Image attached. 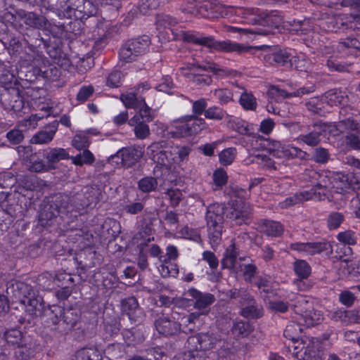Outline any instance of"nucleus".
Instances as JSON below:
<instances>
[{
  "label": "nucleus",
  "instance_id": "nucleus-1",
  "mask_svg": "<svg viewBox=\"0 0 360 360\" xmlns=\"http://www.w3.org/2000/svg\"><path fill=\"white\" fill-rule=\"evenodd\" d=\"M252 209L251 205L243 201H232L228 207L221 204L210 205L207 210V226H223L224 215L237 225L248 224L251 219Z\"/></svg>",
  "mask_w": 360,
  "mask_h": 360
},
{
  "label": "nucleus",
  "instance_id": "nucleus-2",
  "mask_svg": "<svg viewBox=\"0 0 360 360\" xmlns=\"http://www.w3.org/2000/svg\"><path fill=\"white\" fill-rule=\"evenodd\" d=\"M176 39L192 43L195 45L205 46L216 51L243 54L245 53H252L257 47L245 45L231 40L217 41L213 36H205L200 34H195L191 32L181 30L176 34Z\"/></svg>",
  "mask_w": 360,
  "mask_h": 360
},
{
  "label": "nucleus",
  "instance_id": "nucleus-3",
  "mask_svg": "<svg viewBox=\"0 0 360 360\" xmlns=\"http://www.w3.org/2000/svg\"><path fill=\"white\" fill-rule=\"evenodd\" d=\"M289 307L300 316V321L303 320L304 324L308 327L317 324L321 319L320 312L314 309L312 302L301 295H295L289 303L279 300L269 302V309L275 312L285 313Z\"/></svg>",
  "mask_w": 360,
  "mask_h": 360
},
{
  "label": "nucleus",
  "instance_id": "nucleus-4",
  "mask_svg": "<svg viewBox=\"0 0 360 360\" xmlns=\"http://www.w3.org/2000/svg\"><path fill=\"white\" fill-rule=\"evenodd\" d=\"M20 289H25L27 292V295L20 300V303L25 306V312L32 317L39 316H50L53 325L58 322V314L61 315L62 307L58 305H51L46 308L43 297L37 295L30 285L25 283H20Z\"/></svg>",
  "mask_w": 360,
  "mask_h": 360
},
{
  "label": "nucleus",
  "instance_id": "nucleus-5",
  "mask_svg": "<svg viewBox=\"0 0 360 360\" xmlns=\"http://www.w3.org/2000/svg\"><path fill=\"white\" fill-rule=\"evenodd\" d=\"M174 149V143L168 140L155 141L148 146L147 153L156 163L153 169L156 175L159 176L160 172L166 175L169 174L171 164L175 161Z\"/></svg>",
  "mask_w": 360,
  "mask_h": 360
},
{
  "label": "nucleus",
  "instance_id": "nucleus-6",
  "mask_svg": "<svg viewBox=\"0 0 360 360\" xmlns=\"http://www.w3.org/2000/svg\"><path fill=\"white\" fill-rule=\"evenodd\" d=\"M73 211L70 195L57 193L44 200L39 213V221L42 226H45L57 216L68 214Z\"/></svg>",
  "mask_w": 360,
  "mask_h": 360
},
{
  "label": "nucleus",
  "instance_id": "nucleus-7",
  "mask_svg": "<svg viewBox=\"0 0 360 360\" xmlns=\"http://www.w3.org/2000/svg\"><path fill=\"white\" fill-rule=\"evenodd\" d=\"M250 21L253 24L261 25L262 27H255L252 29H235L244 34H274V30L277 29L282 23V18L275 12H271L270 13L265 14L264 16H253L250 19Z\"/></svg>",
  "mask_w": 360,
  "mask_h": 360
},
{
  "label": "nucleus",
  "instance_id": "nucleus-8",
  "mask_svg": "<svg viewBox=\"0 0 360 360\" xmlns=\"http://www.w3.org/2000/svg\"><path fill=\"white\" fill-rule=\"evenodd\" d=\"M222 6L217 0H201L199 4L188 8H181L184 13L205 18H215L221 15Z\"/></svg>",
  "mask_w": 360,
  "mask_h": 360
},
{
  "label": "nucleus",
  "instance_id": "nucleus-9",
  "mask_svg": "<svg viewBox=\"0 0 360 360\" xmlns=\"http://www.w3.org/2000/svg\"><path fill=\"white\" fill-rule=\"evenodd\" d=\"M220 341L219 338L215 333L208 331L198 333L188 338L186 344L190 350L207 351L215 347Z\"/></svg>",
  "mask_w": 360,
  "mask_h": 360
},
{
  "label": "nucleus",
  "instance_id": "nucleus-10",
  "mask_svg": "<svg viewBox=\"0 0 360 360\" xmlns=\"http://www.w3.org/2000/svg\"><path fill=\"white\" fill-rule=\"evenodd\" d=\"M0 102L6 110L20 112L25 105L22 90L20 87L0 89Z\"/></svg>",
  "mask_w": 360,
  "mask_h": 360
},
{
  "label": "nucleus",
  "instance_id": "nucleus-11",
  "mask_svg": "<svg viewBox=\"0 0 360 360\" xmlns=\"http://www.w3.org/2000/svg\"><path fill=\"white\" fill-rule=\"evenodd\" d=\"M101 196L100 189L93 187L88 188L84 193H75L70 196L73 210L78 212L92 205H96L100 201Z\"/></svg>",
  "mask_w": 360,
  "mask_h": 360
},
{
  "label": "nucleus",
  "instance_id": "nucleus-12",
  "mask_svg": "<svg viewBox=\"0 0 360 360\" xmlns=\"http://www.w3.org/2000/svg\"><path fill=\"white\" fill-rule=\"evenodd\" d=\"M61 7L68 15L74 11L78 12V18L89 17L96 13V8L89 0H60Z\"/></svg>",
  "mask_w": 360,
  "mask_h": 360
},
{
  "label": "nucleus",
  "instance_id": "nucleus-13",
  "mask_svg": "<svg viewBox=\"0 0 360 360\" xmlns=\"http://www.w3.org/2000/svg\"><path fill=\"white\" fill-rule=\"evenodd\" d=\"M143 151L139 146H130L122 148L115 155H111L108 160L114 162V159H120V163L126 168H130L134 166L143 157Z\"/></svg>",
  "mask_w": 360,
  "mask_h": 360
},
{
  "label": "nucleus",
  "instance_id": "nucleus-14",
  "mask_svg": "<svg viewBox=\"0 0 360 360\" xmlns=\"http://www.w3.org/2000/svg\"><path fill=\"white\" fill-rule=\"evenodd\" d=\"M292 355L297 360H322L319 343L309 340L308 343L301 342L294 347Z\"/></svg>",
  "mask_w": 360,
  "mask_h": 360
},
{
  "label": "nucleus",
  "instance_id": "nucleus-15",
  "mask_svg": "<svg viewBox=\"0 0 360 360\" xmlns=\"http://www.w3.org/2000/svg\"><path fill=\"white\" fill-rule=\"evenodd\" d=\"M183 69L191 71V72L186 75V77L190 81L194 79V77L198 76V75L206 74V72H212L214 75L221 77L230 74L229 70L221 68L217 64L212 63H206L205 65H200L197 63H188L186 67L183 68Z\"/></svg>",
  "mask_w": 360,
  "mask_h": 360
},
{
  "label": "nucleus",
  "instance_id": "nucleus-16",
  "mask_svg": "<svg viewBox=\"0 0 360 360\" xmlns=\"http://www.w3.org/2000/svg\"><path fill=\"white\" fill-rule=\"evenodd\" d=\"M1 325L3 333L1 335L0 345L4 347L10 348V346L18 347L27 338L23 335L18 325H15L13 327L11 326L6 330L2 326L1 321Z\"/></svg>",
  "mask_w": 360,
  "mask_h": 360
},
{
  "label": "nucleus",
  "instance_id": "nucleus-17",
  "mask_svg": "<svg viewBox=\"0 0 360 360\" xmlns=\"http://www.w3.org/2000/svg\"><path fill=\"white\" fill-rule=\"evenodd\" d=\"M121 308L132 323L136 324L142 321L143 312L136 297L131 296L123 299L121 301Z\"/></svg>",
  "mask_w": 360,
  "mask_h": 360
},
{
  "label": "nucleus",
  "instance_id": "nucleus-18",
  "mask_svg": "<svg viewBox=\"0 0 360 360\" xmlns=\"http://www.w3.org/2000/svg\"><path fill=\"white\" fill-rule=\"evenodd\" d=\"M61 315L58 314L59 328L61 325H65L60 333L62 334L68 333L77 324L81 319V311L75 309H64L62 308Z\"/></svg>",
  "mask_w": 360,
  "mask_h": 360
},
{
  "label": "nucleus",
  "instance_id": "nucleus-19",
  "mask_svg": "<svg viewBox=\"0 0 360 360\" xmlns=\"http://www.w3.org/2000/svg\"><path fill=\"white\" fill-rule=\"evenodd\" d=\"M327 127L324 122H315L312 126L308 127L309 132L300 135L299 139L309 146H316L321 143V136L326 132Z\"/></svg>",
  "mask_w": 360,
  "mask_h": 360
},
{
  "label": "nucleus",
  "instance_id": "nucleus-20",
  "mask_svg": "<svg viewBox=\"0 0 360 360\" xmlns=\"http://www.w3.org/2000/svg\"><path fill=\"white\" fill-rule=\"evenodd\" d=\"M273 155L279 158L285 157L288 158H297L301 160H307L309 154L302 150L300 148L289 146H283L279 141H274L272 143Z\"/></svg>",
  "mask_w": 360,
  "mask_h": 360
},
{
  "label": "nucleus",
  "instance_id": "nucleus-21",
  "mask_svg": "<svg viewBox=\"0 0 360 360\" xmlns=\"http://www.w3.org/2000/svg\"><path fill=\"white\" fill-rule=\"evenodd\" d=\"M207 124L203 118L194 115L186 117V122L178 128L179 134L182 136H188L196 134L205 129Z\"/></svg>",
  "mask_w": 360,
  "mask_h": 360
},
{
  "label": "nucleus",
  "instance_id": "nucleus-22",
  "mask_svg": "<svg viewBox=\"0 0 360 360\" xmlns=\"http://www.w3.org/2000/svg\"><path fill=\"white\" fill-rule=\"evenodd\" d=\"M154 325L160 334L167 337L178 335L179 325L174 316L170 319L162 314L155 321Z\"/></svg>",
  "mask_w": 360,
  "mask_h": 360
},
{
  "label": "nucleus",
  "instance_id": "nucleus-23",
  "mask_svg": "<svg viewBox=\"0 0 360 360\" xmlns=\"http://www.w3.org/2000/svg\"><path fill=\"white\" fill-rule=\"evenodd\" d=\"M23 41L28 49L32 52L29 60H34L36 58L37 49L42 44L46 45V41L41 37L39 31L36 29H27L23 34Z\"/></svg>",
  "mask_w": 360,
  "mask_h": 360
},
{
  "label": "nucleus",
  "instance_id": "nucleus-24",
  "mask_svg": "<svg viewBox=\"0 0 360 360\" xmlns=\"http://www.w3.org/2000/svg\"><path fill=\"white\" fill-rule=\"evenodd\" d=\"M17 347L15 354L18 360L30 359L39 350V345L30 337H27Z\"/></svg>",
  "mask_w": 360,
  "mask_h": 360
},
{
  "label": "nucleus",
  "instance_id": "nucleus-25",
  "mask_svg": "<svg viewBox=\"0 0 360 360\" xmlns=\"http://www.w3.org/2000/svg\"><path fill=\"white\" fill-rule=\"evenodd\" d=\"M58 127V120H54L47 124L44 129L34 134L32 137L30 143L33 144H46L50 143L53 139Z\"/></svg>",
  "mask_w": 360,
  "mask_h": 360
},
{
  "label": "nucleus",
  "instance_id": "nucleus-26",
  "mask_svg": "<svg viewBox=\"0 0 360 360\" xmlns=\"http://www.w3.org/2000/svg\"><path fill=\"white\" fill-rule=\"evenodd\" d=\"M257 226L259 232L271 237L281 236L284 231V227L280 222L269 219H261Z\"/></svg>",
  "mask_w": 360,
  "mask_h": 360
},
{
  "label": "nucleus",
  "instance_id": "nucleus-27",
  "mask_svg": "<svg viewBox=\"0 0 360 360\" xmlns=\"http://www.w3.org/2000/svg\"><path fill=\"white\" fill-rule=\"evenodd\" d=\"M186 295L195 300L194 307L202 310L212 304L214 300V296L210 293H202L195 288H190Z\"/></svg>",
  "mask_w": 360,
  "mask_h": 360
},
{
  "label": "nucleus",
  "instance_id": "nucleus-28",
  "mask_svg": "<svg viewBox=\"0 0 360 360\" xmlns=\"http://www.w3.org/2000/svg\"><path fill=\"white\" fill-rule=\"evenodd\" d=\"M154 176H145L141 178L137 183L138 188L143 193H148L155 191L158 186V180L163 182L166 180L167 175L162 174L160 172L159 176L153 172Z\"/></svg>",
  "mask_w": 360,
  "mask_h": 360
},
{
  "label": "nucleus",
  "instance_id": "nucleus-29",
  "mask_svg": "<svg viewBox=\"0 0 360 360\" xmlns=\"http://www.w3.org/2000/svg\"><path fill=\"white\" fill-rule=\"evenodd\" d=\"M332 127V131L335 130L339 134L346 131H360V123L354 116H349L348 117L342 118L338 122H335Z\"/></svg>",
  "mask_w": 360,
  "mask_h": 360
},
{
  "label": "nucleus",
  "instance_id": "nucleus-30",
  "mask_svg": "<svg viewBox=\"0 0 360 360\" xmlns=\"http://www.w3.org/2000/svg\"><path fill=\"white\" fill-rule=\"evenodd\" d=\"M141 120V117H133L129 120L128 124L134 127L135 136L138 139L143 140L150 136V131L146 122Z\"/></svg>",
  "mask_w": 360,
  "mask_h": 360
},
{
  "label": "nucleus",
  "instance_id": "nucleus-31",
  "mask_svg": "<svg viewBox=\"0 0 360 360\" xmlns=\"http://www.w3.org/2000/svg\"><path fill=\"white\" fill-rule=\"evenodd\" d=\"M239 255V250L236 245L234 240H231V243L229 245L224 254L221 259V266L223 269H233L236 262V259Z\"/></svg>",
  "mask_w": 360,
  "mask_h": 360
},
{
  "label": "nucleus",
  "instance_id": "nucleus-32",
  "mask_svg": "<svg viewBox=\"0 0 360 360\" xmlns=\"http://www.w3.org/2000/svg\"><path fill=\"white\" fill-rule=\"evenodd\" d=\"M290 56L285 50L278 48L264 55V60L270 65H285L290 61Z\"/></svg>",
  "mask_w": 360,
  "mask_h": 360
},
{
  "label": "nucleus",
  "instance_id": "nucleus-33",
  "mask_svg": "<svg viewBox=\"0 0 360 360\" xmlns=\"http://www.w3.org/2000/svg\"><path fill=\"white\" fill-rule=\"evenodd\" d=\"M44 158L47 161V167L49 169H56V164L62 160L68 159V154L66 150L60 148H55L49 151H46Z\"/></svg>",
  "mask_w": 360,
  "mask_h": 360
},
{
  "label": "nucleus",
  "instance_id": "nucleus-34",
  "mask_svg": "<svg viewBox=\"0 0 360 360\" xmlns=\"http://www.w3.org/2000/svg\"><path fill=\"white\" fill-rule=\"evenodd\" d=\"M330 174V176L324 175L316 172H312L313 178H316V176L319 177L317 183L314 185L312 188L314 193L318 191L319 195L322 193L323 195H326L327 190L328 188L332 189V174Z\"/></svg>",
  "mask_w": 360,
  "mask_h": 360
},
{
  "label": "nucleus",
  "instance_id": "nucleus-35",
  "mask_svg": "<svg viewBox=\"0 0 360 360\" xmlns=\"http://www.w3.org/2000/svg\"><path fill=\"white\" fill-rule=\"evenodd\" d=\"M351 188L348 175L342 173L332 174V189L338 193H342Z\"/></svg>",
  "mask_w": 360,
  "mask_h": 360
},
{
  "label": "nucleus",
  "instance_id": "nucleus-36",
  "mask_svg": "<svg viewBox=\"0 0 360 360\" xmlns=\"http://www.w3.org/2000/svg\"><path fill=\"white\" fill-rule=\"evenodd\" d=\"M0 89H11L20 87L14 75L6 70L3 64L0 63Z\"/></svg>",
  "mask_w": 360,
  "mask_h": 360
},
{
  "label": "nucleus",
  "instance_id": "nucleus-37",
  "mask_svg": "<svg viewBox=\"0 0 360 360\" xmlns=\"http://www.w3.org/2000/svg\"><path fill=\"white\" fill-rule=\"evenodd\" d=\"M23 18L25 19V23L32 27V29L46 28L49 24V22L45 17L39 15L34 12L25 13Z\"/></svg>",
  "mask_w": 360,
  "mask_h": 360
},
{
  "label": "nucleus",
  "instance_id": "nucleus-38",
  "mask_svg": "<svg viewBox=\"0 0 360 360\" xmlns=\"http://www.w3.org/2000/svg\"><path fill=\"white\" fill-rule=\"evenodd\" d=\"M132 46L133 51L138 56L144 54L150 44V39L148 35H143L136 39L129 40Z\"/></svg>",
  "mask_w": 360,
  "mask_h": 360
},
{
  "label": "nucleus",
  "instance_id": "nucleus-39",
  "mask_svg": "<svg viewBox=\"0 0 360 360\" xmlns=\"http://www.w3.org/2000/svg\"><path fill=\"white\" fill-rule=\"evenodd\" d=\"M240 315L246 319H259L264 315L262 306L259 305L256 300L255 304H249L241 308Z\"/></svg>",
  "mask_w": 360,
  "mask_h": 360
},
{
  "label": "nucleus",
  "instance_id": "nucleus-40",
  "mask_svg": "<svg viewBox=\"0 0 360 360\" xmlns=\"http://www.w3.org/2000/svg\"><path fill=\"white\" fill-rule=\"evenodd\" d=\"M297 319L300 320V317L297 318ZM302 321V320L299 321L300 323L292 322V323H289L288 325H287V326L283 332V335L286 339L290 340L292 341L293 342L298 341V340L301 337V333H302V329L300 326V323H301Z\"/></svg>",
  "mask_w": 360,
  "mask_h": 360
},
{
  "label": "nucleus",
  "instance_id": "nucleus-41",
  "mask_svg": "<svg viewBox=\"0 0 360 360\" xmlns=\"http://www.w3.org/2000/svg\"><path fill=\"white\" fill-rule=\"evenodd\" d=\"M71 360H101L98 352L93 348H83L72 356Z\"/></svg>",
  "mask_w": 360,
  "mask_h": 360
},
{
  "label": "nucleus",
  "instance_id": "nucleus-42",
  "mask_svg": "<svg viewBox=\"0 0 360 360\" xmlns=\"http://www.w3.org/2000/svg\"><path fill=\"white\" fill-rule=\"evenodd\" d=\"M252 331V326L248 321H237L232 328L231 332L237 337H246Z\"/></svg>",
  "mask_w": 360,
  "mask_h": 360
},
{
  "label": "nucleus",
  "instance_id": "nucleus-43",
  "mask_svg": "<svg viewBox=\"0 0 360 360\" xmlns=\"http://www.w3.org/2000/svg\"><path fill=\"white\" fill-rule=\"evenodd\" d=\"M120 60L124 63H131L137 59L139 57L135 53L131 44L127 41L120 49L119 52Z\"/></svg>",
  "mask_w": 360,
  "mask_h": 360
},
{
  "label": "nucleus",
  "instance_id": "nucleus-44",
  "mask_svg": "<svg viewBox=\"0 0 360 360\" xmlns=\"http://www.w3.org/2000/svg\"><path fill=\"white\" fill-rule=\"evenodd\" d=\"M293 267L295 274L300 279L307 278L311 274V267L305 260H296L294 262Z\"/></svg>",
  "mask_w": 360,
  "mask_h": 360
},
{
  "label": "nucleus",
  "instance_id": "nucleus-45",
  "mask_svg": "<svg viewBox=\"0 0 360 360\" xmlns=\"http://www.w3.org/2000/svg\"><path fill=\"white\" fill-rule=\"evenodd\" d=\"M309 255L319 254L326 252L327 254L332 252V245L327 241L309 243Z\"/></svg>",
  "mask_w": 360,
  "mask_h": 360
},
{
  "label": "nucleus",
  "instance_id": "nucleus-46",
  "mask_svg": "<svg viewBox=\"0 0 360 360\" xmlns=\"http://www.w3.org/2000/svg\"><path fill=\"white\" fill-rule=\"evenodd\" d=\"M311 198V193L307 191L295 193L293 196L287 198L284 202H282L283 207H288L294 205L305 200Z\"/></svg>",
  "mask_w": 360,
  "mask_h": 360
},
{
  "label": "nucleus",
  "instance_id": "nucleus-47",
  "mask_svg": "<svg viewBox=\"0 0 360 360\" xmlns=\"http://www.w3.org/2000/svg\"><path fill=\"white\" fill-rule=\"evenodd\" d=\"M210 243L212 248L217 247L221 240L223 226H214L213 227L207 226Z\"/></svg>",
  "mask_w": 360,
  "mask_h": 360
},
{
  "label": "nucleus",
  "instance_id": "nucleus-48",
  "mask_svg": "<svg viewBox=\"0 0 360 360\" xmlns=\"http://www.w3.org/2000/svg\"><path fill=\"white\" fill-rule=\"evenodd\" d=\"M162 264L159 266L158 270L162 277H175L179 274V268L176 264L170 261L161 262Z\"/></svg>",
  "mask_w": 360,
  "mask_h": 360
},
{
  "label": "nucleus",
  "instance_id": "nucleus-49",
  "mask_svg": "<svg viewBox=\"0 0 360 360\" xmlns=\"http://www.w3.org/2000/svg\"><path fill=\"white\" fill-rule=\"evenodd\" d=\"M214 186L213 190H221L228 181V176L224 169H218L215 170L212 176Z\"/></svg>",
  "mask_w": 360,
  "mask_h": 360
},
{
  "label": "nucleus",
  "instance_id": "nucleus-50",
  "mask_svg": "<svg viewBox=\"0 0 360 360\" xmlns=\"http://www.w3.org/2000/svg\"><path fill=\"white\" fill-rule=\"evenodd\" d=\"M143 98L141 96L137 97L136 94L129 93L127 94H122L120 99L123 104L127 108H136L140 107V103L143 101Z\"/></svg>",
  "mask_w": 360,
  "mask_h": 360
},
{
  "label": "nucleus",
  "instance_id": "nucleus-51",
  "mask_svg": "<svg viewBox=\"0 0 360 360\" xmlns=\"http://www.w3.org/2000/svg\"><path fill=\"white\" fill-rule=\"evenodd\" d=\"M239 103L246 110H255L257 106L256 98L246 91L240 95Z\"/></svg>",
  "mask_w": 360,
  "mask_h": 360
},
{
  "label": "nucleus",
  "instance_id": "nucleus-52",
  "mask_svg": "<svg viewBox=\"0 0 360 360\" xmlns=\"http://www.w3.org/2000/svg\"><path fill=\"white\" fill-rule=\"evenodd\" d=\"M224 193L230 197H236L240 199H246L250 196L249 193L236 184H230L224 191ZM243 202H244L243 200Z\"/></svg>",
  "mask_w": 360,
  "mask_h": 360
},
{
  "label": "nucleus",
  "instance_id": "nucleus-53",
  "mask_svg": "<svg viewBox=\"0 0 360 360\" xmlns=\"http://www.w3.org/2000/svg\"><path fill=\"white\" fill-rule=\"evenodd\" d=\"M224 193L230 197H236L240 199H246L250 196L249 193L236 184H230L224 191ZM243 202H244L243 200Z\"/></svg>",
  "mask_w": 360,
  "mask_h": 360
},
{
  "label": "nucleus",
  "instance_id": "nucleus-54",
  "mask_svg": "<svg viewBox=\"0 0 360 360\" xmlns=\"http://www.w3.org/2000/svg\"><path fill=\"white\" fill-rule=\"evenodd\" d=\"M207 313L208 311H206L205 312L195 311L189 314V333H193L200 329L202 325L201 316L203 315H207Z\"/></svg>",
  "mask_w": 360,
  "mask_h": 360
},
{
  "label": "nucleus",
  "instance_id": "nucleus-55",
  "mask_svg": "<svg viewBox=\"0 0 360 360\" xmlns=\"http://www.w3.org/2000/svg\"><path fill=\"white\" fill-rule=\"evenodd\" d=\"M72 160L75 165L79 166H82L84 164L91 165L95 161L94 155L87 149L84 150L82 153L72 157Z\"/></svg>",
  "mask_w": 360,
  "mask_h": 360
},
{
  "label": "nucleus",
  "instance_id": "nucleus-56",
  "mask_svg": "<svg viewBox=\"0 0 360 360\" xmlns=\"http://www.w3.org/2000/svg\"><path fill=\"white\" fill-rule=\"evenodd\" d=\"M226 115V112L222 108L214 105L208 108L205 112V117L208 120L215 121L222 120Z\"/></svg>",
  "mask_w": 360,
  "mask_h": 360
},
{
  "label": "nucleus",
  "instance_id": "nucleus-57",
  "mask_svg": "<svg viewBox=\"0 0 360 360\" xmlns=\"http://www.w3.org/2000/svg\"><path fill=\"white\" fill-rule=\"evenodd\" d=\"M153 232L154 229L153 228L152 221L149 220L148 221H144L138 234L140 235L141 238H143L144 236H148V238L145 240V243H141L140 245H146L148 243L153 240L154 238L150 237Z\"/></svg>",
  "mask_w": 360,
  "mask_h": 360
},
{
  "label": "nucleus",
  "instance_id": "nucleus-58",
  "mask_svg": "<svg viewBox=\"0 0 360 360\" xmlns=\"http://www.w3.org/2000/svg\"><path fill=\"white\" fill-rule=\"evenodd\" d=\"M344 220L345 216L342 213L333 212L328 217V227L330 230L336 229L340 226Z\"/></svg>",
  "mask_w": 360,
  "mask_h": 360
},
{
  "label": "nucleus",
  "instance_id": "nucleus-59",
  "mask_svg": "<svg viewBox=\"0 0 360 360\" xmlns=\"http://www.w3.org/2000/svg\"><path fill=\"white\" fill-rule=\"evenodd\" d=\"M238 131L243 135L256 137L257 134L255 132L256 125L245 121H241L236 124Z\"/></svg>",
  "mask_w": 360,
  "mask_h": 360
},
{
  "label": "nucleus",
  "instance_id": "nucleus-60",
  "mask_svg": "<svg viewBox=\"0 0 360 360\" xmlns=\"http://www.w3.org/2000/svg\"><path fill=\"white\" fill-rule=\"evenodd\" d=\"M90 144L88 136L85 134V132H78L72 140V146L78 149H86Z\"/></svg>",
  "mask_w": 360,
  "mask_h": 360
},
{
  "label": "nucleus",
  "instance_id": "nucleus-61",
  "mask_svg": "<svg viewBox=\"0 0 360 360\" xmlns=\"http://www.w3.org/2000/svg\"><path fill=\"white\" fill-rule=\"evenodd\" d=\"M326 98L335 105L342 104L347 96L342 92L340 89H330L326 93Z\"/></svg>",
  "mask_w": 360,
  "mask_h": 360
},
{
  "label": "nucleus",
  "instance_id": "nucleus-62",
  "mask_svg": "<svg viewBox=\"0 0 360 360\" xmlns=\"http://www.w3.org/2000/svg\"><path fill=\"white\" fill-rule=\"evenodd\" d=\"M346 22L342 23L347 29L352 30H360V12L357 13H349L346 15Z\"/></svg>",
  "mask_w": 360,
  "mask_h": 360
},
{
  "label": "nucleus",
  "instance_id": "nucleus-63",
  "mask_svg": "<svg viewBox=\"0 0 360 360\" xmlns=\"http://www.w3.org/2000/svg\"><path fill=\"white\" fill-rule=\"evenodd\" d=\"M236 149L228 148L219 154L220 163L223 165H231L236 158Z\"/></svg>",
  "mask_w": 360,
  "mask_h": 360
},
{
  "label": "nucleus",
  "instance_id": "nucleus-64",
  "mask_svg": "<svg viewBox=\"0 0 360 360\" xmlns=\"http://www.w3.org/2000/svg\"><path fill=\"white\" fill-rule=\"evenodd\" d=\"M342 266L344 270H347L348 274L356 277L360 274V266L359 263L347 259L342 261Z\"/></svg>",
  "mask_w": 360,
  "mask_h": 360
}]
</instances>
